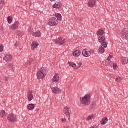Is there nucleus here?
I'll use <instances>...</instances> for the list:
<instances>
[{"instance_id": "obj_34", "label": "nucleus", "mask_w": 128, "mask_h": 128, "mask_svg": "<svg viewBox=\"0 0 128 128\" xmlns=\"http://www.w3.org/2000/svg\"><path fill=\"white\" fill-rule=\"evenodd\" d=\"M7 21L8 24H12V16H8L7 18Z\"/></svg>"}, {"instance_id": "obj_1", "label": "nucleus", "mask_w": 128, "mask_h": 128, "mask_svg": "<svg viewBox=\"0 0 128 128\" xmlns=\"http://www.w3.org/2000/svg\"><path fill=\"white\" fill-rule=\"evenodd\" d=\"M80 102H81L82 104L88 106L90 104V94L88 93L84 96L80 98Z\"/></svg>"}, {"instance_id": "obj_10", "label": "nucleus", "mask_w": 128, "mask_h": 128, "mask_svg": "<svg viewBox=\"0 0 128 128\" xmlns=\"http://www.w3.org/2000/svg\"><path fill=\"white\" fill-rule=\"evenodd\" d=\"M52 82L54 84L60 82V76L58 75V74L56 73L54 74L52 78Z\"/></svg>"}, {"instance_id": "obj_32", "label": "nucleus", "mask_w": 128, "mask_h": 128, "mask_svg": "<svg viewBox=\"0 0 128 128\" xmlns=\"http://www.w3.org/2000/svg\"><path fill=\"white\" fill-rule=\"evenodd\" d=\"M4 0H0V8H2L4 6Z\"/></svg>"}, {"instance_id": "obj_28", "label": "nucleus", "mask_w": 128, "mask_h": 128, "mask_svg": "<svg viewBox=\"0 0 128 128\" xmlns=\"http://www.w3.org/2000/svg\"><path fill=\"white\" fill-rule=\"evenodd\" d=\"M92 120H94V115L92 114L88 116L86 118V120H88V121Z\"/></svg>"}, {"instance_id": "obj_44", "label": "nucleus", "mask_w": 128, "mask_h": 128, "mask_svg": "<svg viewBox=\"0 0 128 128\" xmlns=\"http://www.w3.org/2000/svg\"><path fill=\"white\" fill-rule=\"evenodd\" d=\"M20 32H18V36H20Z\"/></svg>"}, {"instance_id": "obj_26", "label": "nucleus", "mask_w": 128, "mask_h": 128, "mask_svg": "<svg viewBox=\"0 0 128 128\" xmlns=\"http://www.w3.org/2000/svg\"><path fill=\"white\" fill-rule=\"evenodd\" d=\"M55 18H56L57 20H60L62 19V15L60 13H56L55 14Z\"/></svg>"}, {"instance_id": "obj_46", "label": "nucleus", "mask_w": 128, "mask_h": 128, "mask_svg": "<svg viewBox=\"0 0 128 128\" xmlns=\"http://www.w3.org/2000/svg\"><path fill=\"white\" fill-rule=\"evenodd\" d=\"M28 64V62H26L25 63V64Z\"/></svg>"}, {"instance_id": "obj_29", "label": "nucleus", "mask_w": 128, "mask_h": 128, "mask_svg": "<svg viewBox=\"0 0 128 128\" xmlns=\"http://www.w3.org/2000/svg\"><path fill=\"white\" fill-rule=\"evenodd\" d=\"M68 64H69L70 66L73 68H76V64L74 63V62H68Z\"/></svg>"}, {"instance_id": "obj_40", "label": "nucleus", "mask_w": 128, "mask_h": 128, "mask_svg": "<svg viewBox=\"0 0 128 128\" xmlns=\"http://www.w3.org/2000/svg\"><path fill=\"white\" fill-rule=\"evenodd\" d=\"M61 120H62V122H66V118H61Z\"/></svg>"}, {"instance_id": "obj_27", "label": "nucleus", "mask_w": 128, "mask_h": 128, "mask_svg": "<svg viewBox=\"0 0 128 128\" xmlns=\"http://www.w3.org/2000/svg\"><path fill=\"white\" fill-rule=\"evenodd\" d=\"M108 118L105 117L104 118H102L100 121L101 124L104 125L106 122H108Z\"/></svg>"}, {"instance_id": "obj_15", "label": "nucleus", "mask_w": 128, "mask_h": 128, "mask_svg": "<svg viewBox=\"0 0 128 128\" xmlns=\"http://www.w3.org/2000/svg\"><path fill=\"white\" fill-rule=\"evenodd\" d=\"M112 56L111 55H109V56L107 58L104 64L106 66H110V64H112Z\"/></svg>"}, {"instance_id": "obj_13", "label": "nucleus", "mask_w": 128, "mask_h": 128, "mask_svg": "<svg viewBox=\"0 0 128 128\" xmlns=\"http://www.w3.org/2000/svg\"><path fill=\"white\" fill-rule=\"evenodd\" d=\"M98 0H89L88 2V6L89 8H94L96 6Z\"/></svg>"}, {"instance_id": "obj_23", "label": "nucleus", "mask_w": 128, "mask_h": 128, "mask_svg": "<svg viewBox=\"0 0 128 128\" xmlns=\"http://www.w3.org/2000/svg\"><path fill=\"white\" fill-rule=\"evenodd\" d=\"M6 112L4 110H0V118H6Z\"/></svg>"}, {"instance_id": "obj_18", "label": "nucleus", "mask_w": 128, "mask_h": 128, "mask_svg": "<svg viewBox=\"0 0 128 128\" xmlns=\"http://www.w3.org/2000/svg\"><path fill=\"white\" fill-rule=\"evenodd\" d=\"M52 8H62V4L60 2H56L52 6Z\"/></svg>"}, {"instance_id": "obj_14", "label": "nucleus", "mask_w": 128, "mask_h": 128, "mask_svg": "<svg viewBox=\"0 0 128 128\" xmlns=\"http://www.w3.org/2000/svg\"><path fill=\"white\" fill-rule=\"evenodd\" d=\"M27 98L29 102L32 100H34V94H32V90H29L27 92Z\"/></svg>"}, {"instance_id": "obj_36", "label": "nucleus", "mask_w": 128, "mask_h": 128, "mask_svg": "<svg viewBox=\"0 0 128 128\" xmlns=\"http://www.w3.org/2000/svg\"><path fill=\"white\" fill-rule=\"evenodd\" d=\"M118 64L116 63H114L113 64V68L114 70H116L118 68Z\"/></svg>"}, {"instance_id": "obj_16", "label": "nucleus", "mask_w": 128, "mask_h": 128, "mask_svg": "<svg viewBox=\"0 0 128 128\" xmlns=\"http://www.w3.org/2000/svg\"><path fill=\"white\" fill-rule=\"evenodd\" d=\"M20 22L16 21L10 26V28L12 30H16L20 26Z\"/></svg>"}, {"instance_id": "obj_38", "label": "nucleus", "mask_w": 128, "mask_h": 128, "mask_svg": "<svg viewBox=\"0 0 128 128\" xmlns=\"http://www.w3.org/2000/svg\"><path fill=\"white\" fill-rule=\"evenodd\" d=\"M82 62H79L78 63V66H77V68H80L82 66Z\"/></svg>"}, {"instance_id": "obj_47", "label": "nucleus", "mask_w": 128, "mask_h": 128, "mask_svg": "<svg viewBox=\"0 0 128 128\" xmlns=\"http://www.w3.org/2000/svg\"><path fill=\"white\" fill-rule=\"evenodd\" d=\"M40 110V109H37V112H38Z\"/></svg>"}, {"instance_id": "obj_8", "label": "nucleus", "mask_w": 128, "mask_h": 128, "mask_svg": "<svg viewBox=\"0 0 128 128\" xmlns=\"http://www.w3.org/2000/svg\"><path fill=\"white\" fill-rule=\"evenodd\" d=\"M55 42L56 44H58V46H62V44H64L66 42L64 38H59L56 40Z\"/></svg>"}, {"instance_id": "obj_42", "label": "nucleus", "mask_w": 128, "mask_h": 128, "mask_svg": "<svg viewBox=\"0 0 128 128\" xmlns=\"http://www.w3.org/2000/svg\"><path fill=\"white\" fill-rule=\"evenodd\" d=\"M90 128H98V126H92Z\"/></svg>"}, {"instance_id": "obj_3", "label": "nucleus", "mask_w": 128, "mask_h": 128, "mask_svg": "<svg viewBox=\"0 0 128 128\" xmlns=\"http://www.w3.org/2000/svg\"><path fill=\"white\" fill-rule=\"evenodd\" d=\"M58 21L56 18L54 17H52V18L48 20L47 23L48 26H58Z\"/></svg>"}, {"instance_id": "obj_9", "label": "nucleus", "mask_w": 128, "mask_h": 128, "mask_svg": "<svg viewBox=\"0 0 128 128\" xmlns=\"http://www.w3.org/2000/svg\"><path fill=\"white\" fill-rule=\"evenodd\" d=\"M12 58V54H10L9 53H6L4 54V57L3 58L4 60H5V62H10Z\"/></svg>"}, {"instance_id": "obj_6", "label": "nucleus", "mask_w": 128, "mask_h": 128, "mask_svg": "<svg viewBox=\"0 0 128 128\" xmlns=\"http://www.w3.org/2000/svg\"><path fill=\"white\" fill-rule=\"evenodd\" d=\"M8 120H10V122H16V116L14 114H10L8 117Z\"/></svg>"}, {"instance_id": "obj_39", "label": "nucleus", "mask_w": 128, "mask_h": 128, "mask_svg": "<svg viewBox=\"0 0 128 128\" xmlns=\"http://www.w3.org/2000/svg\"><path fill=\"white\" fill-rule=\"evenodd\" d=\"M8 80H9V78L6 76H4V80L5 82H8Z\"/></svg>"}, {"instance_id": "obj_7", "label": "nucleus", "mask_w": 128, "mask_h": 128, "mask_svg": "<svg viewBox=\"0 0 128 128\" xmlns=\"http://www.w3.org/2000/svg\"><path fill=\"white\" fill-rule=\"evenodd\" d=\"M128 31L126 28L123 29L121 32V36L124 40H128Z\"/></svg>"}, {"instance_id": "obj_19", "label": "nucleus", "mask_w": 128, "mask_h": 128, "mask_svg": "<svg viewBox=\"0 0 128 128\" xmlns=\"http://www.w3.org/2000/svg\"><path fill=\"white\" fill-rule=\"evenodd\" d=\"M104 40H106V38H104V36H100L98 38V41L100 44H103V42H105Z\"/></svg>"}, {"instance_id": "obj_41", "label": "nucleus", "mask_w": 128, "mask_h": 128, "mask_svg": "<svg viewBox=\"0 0 128 128\" xmlns=\"http://www.w3.org/2000/svg\"><path fill=\"white\" fill-rule=\"evenodd\" d=\"M92 108H96V104L95 103L92 104Z\"/></svg>"}, {"instance_id": "obj_49", "label": "nucleus", "mask_w": 128, "mask_h": 128, "mask_svg": "<svg viewBox=\"0 0 128 128\" xmlns=\"http://www.w3.org/2000/svg\"><path fill=\"white\" fill-rule=\"evenodd\" d=\"M0 128H2L0 126Z\"/></svg>"}, {"instance_id": "obj_21", "label": "nucleus", "mask_w": 128, "mask_h": 128, "mask_svg": "<svg viewBox=\"0 0 128 128\" xmlns=\"http://www.w3.org/2000/svg\"><path fill=\"white\" fill-rule=\"evenodd\" d=\"M32 36H33L40 38V36H41L40 32V31L34 32H34H33V34H32Z\"/></svg>"}, {"instance_id": "obj_17", "label": "nucleus", "mask_w": 128, "mask_h": 128, "mask_svg": "<svg viewBox=\"0 0 128 128\" xmlns=\"http://www.w3.org/2000/svg\"><path fill=\"white\" fill-rule=\"evenodd\" d=\"M38 43L37 42L34 41L31 44V48L34 50H36V48H38Z\"/></svg>"}, {"instance_id": "obj_35", "label": "nucleus", "mask_w": 128, "mask_h": 128, "mask_svg": "<svg viewBox=\"0 0 128 128\" xmlns=\"http://www.w3.org/2000/svg\"><path fill=\"white\" fill-rule=\"evenodd\" d=\"M122 78L120 77H118V78H116V82L117 84H120V80H122Z\"/></svg>"}, {"instance_id": "obj_30", "label": "nucleus", "mask_w": 128, "mask_h": 128, "mask_svg": "<svg viewBox=\"0 0 128 128\" xmlns=\"http://www.w3.org/2000/svg\"><path fill=\"white\" fill-rule=\"evenodd\" d=\"M103 34H104V31L102 29L98 30L96 32L97 36H102Z\"/></svg>"}, {"instance_id": "obj_33", "label": "nucleus", "mask_w": 128, "mask_h": 128, "mask_svg": "<svg viewBox=\"0 0 128 128\" xmlns=\"http://www.w3.org/2000/svg\"><path fill=\"white\" fill-rule=\"evenodd\" d=\"M122 64H126V58L122 57Z\"/></svg>"}, {"instance_id": "obj_5", "label": "nucleus", "mask_w": 128, "mask_h": 128, "mask_svg": "<svg viewBox=\"0 0 128 128\" xmlns=\"http://www.w3.org/2000/svg\"><path fill=\"white\" fill-rule=\"evenodd\" d=\"M106 46H108V42H103L101 44L98 48L99 52H100V54L104 52V48H106Z\"/></svg>"}, {"instance_id": "obj_31", "label": "nucleus", "mask_w": 128, "mask_h": 128, "mask_svg": "<svg viewBox=\"0 0 128 128\" xmlns=\"http://www.w3.org/2000/svg\"><path fill=\"white\" fill-rule=\"evenodd\" d=\"M28 32L30 33V34H32L34 32V28H32V27L30 26L28 28Z\"/></svg>"}, {"instance_id": "obj_24", "label": "nucleus", "mask_w": 128, "mask_h": 128, "mask_svg": "<svg viewBox=\"0 0 128 128\" xmlns=\"http://www.w3.org/2000/svg\"><path fill=\"white\" fill-rule=\"evenodd\" d=\"M14 46L15 48H19V50L22 48V45L20 44V42H16L14 44Z\"/></svg>"}, {"instance_id": "obj_11", "label": "nucleus", "mask_w": 128, "mask_h": 128, "mask_svg": "<svg viewBox=\"0 0 128 128\" xmlns=\"http://www.w3.org/2000/svg\"><path fill=\"white\" fill-rule=\"evenodd\" d=\"M51 90L52 92L55 94H58L62 92V89L58 88V87H52Z\"/></svg>"}, {"instance_id": "obj_48", "label": "nucleus", "mask_w": 128, "mask_h": 128, "mask_svg": "<svg viewBox=\"0 0 128 128\" xmlns=\"http://www.w3.org/2000/svg\"><path fill=\"white\" fill-rule=\"evenodd\" d=\"M0 58H2V57H0Z\"/></svg>"}, {"instance_id": "obj_12", "label": "nucleus", "mask_w": 128, "mask_h": 128, "mask_svg": "<svg viewBox=\"0 0 128 128\" xmlns=\"http://www.w3.org/2000/svg\"><path fill=\"white\" fill-rule=\"evenodd\" d=\"M82 54L85 58H88L92 54V52L90 50H88L86 48L84 49L82 52Z\"/></svg>"}, {"instance_id": "obj_4", "label": "nucleus", "mask_w": 128, "mask_h": 128, "mask_svg": "<svg viewBox=\"0 0 128 128\" xmlns=\"http://www.w3.org/2000/svg\"><path fill=\"white\" fill-rule=\"evenodd\" d=\"M64 114L68 117V118H70V114H72L70 108L68 106H66L64 108Z\"/></svg>"}, {"instance_id": "obj_25", "label": "nucleus", "mask_w": 128, "mask_h": 128, "mask_svg": "<svg viewBox=\"0 0 128 128\" xmlns=\"http://www.w3.org/2000/svg\"><path fill=\"white\" fill-rule=\"evenodd\" d=\"M7 66H8L10 70H14V66L12 62H8L7 63Z\"/></svg>"}, {"instance_id": "obj_45", "label": "nucleus", "mask_w": 128, "mask_h": 128, "mask_svg": "<svg viewBox=\"0 0 128 128\" xmlns=\"http://www.w3.org/2000/svg\"><path fill=\"white\" fill-rule=\"evenodd\" d=\"M50 2H55L56 0H50Z\"/></svg>"}, {"instance_id": "obj_43", "label": "nucleus", "mask_w": 128, "mask_h": 128, "mask_svg": "<svg viewBox=\"0 0 128 128\" xmlns=\"http://www.w3.org/2000/svg\"><path fill=\"white\" fill-rule=\"evenodd\" d=\"M63 128H70V127H68V126H64Z\"/></svg>"}, {"instance_id": "obj_20", "label": "nucleus", "mask_w": 128, "mask_h": 128, "mask_svg": "<svg viewBox=\"0 0 128 128\" xmlns=\"http://www.w3.org/2000/svg\"><path fill=\"white\" fill-rule=\"evenodd\" d=\"M72 54L76 58H78L80 56V50H76L74 52H73Z\"/></svg>"}, {"instance_id": "obj_22", "label": "nucleus", "mask_w": 128, "mask_h": 128, "mask_svg": "<svg viewBox=\"0 0 128 128\" xmlns=\"http://www.w3.org/2000/svg\"><path fill=\"white\" fill-rule=\"evenodd\" d=\"M34 104H28L27 105V109L28 110H34Z\"/></svg>"}, {"instance_id": "obj_2", "label": "nucleus", "mask_w": 128, "mask_h": 128, "mask_svg": "<svg viewBox=\"0 0 128 128\" xmlns=\"http://www.w3.org/2000/svg\"><path fill=\"white\" fill-rule=\"evenodd\" d=\"M46 74V68H42L37 72V78H44Z\"/></svg>"}, {"instance_id": "obj_37", "label": "nucleus", "mask_w": 128, "mask_h": 128, "mask_svg": "<svg viewBox=\"0 0 128 128\" xmlns=\"http://www.w3.org/2000/svg\"><path fill=\"white\" fill-rule=\"evenodd\" d=\"M4 50V46L2 44H0V52H2Z\"/></svg>"}]
</instances>
